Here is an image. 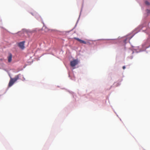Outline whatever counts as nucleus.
<instances>
[{
	"label": "nucleus",
	"instance_id": "4",
	"mask_svg": "<svg viewBox=\"0 0 150 150\" xmlns=\"http://www.w3.org/2000/svg\"><path fill=\"white\" fill-rule=\"evenodd\" d=\"M27 31L25 29H23L20 32H19L18 33V35L19 36H22L25 33H27Z\"/></svg>",
	"mask_w": 150,
	"mask_h": 150
},
{
	"label": "nucleus",
	"instance_id": "7",
	"mask_svg": "<svg viewBox=\"0 0 150 150\" xmlns=\"http://www.w3.org/2000/svg\"><path fill=\"white\" fill-rule=\"evenodd\" d=\"M145 3L147 5H150V3L147 1H146L145 2Z\"/></svg>",
	"mask_w": 150,
	"mask_h": 150
},
{
	"label": "nucleus",
	"instance_id": "5",
	"mask_svg": "<svg viewBox=\"0 0 150 150\" xmlns=\"http://www.w3.org/2000/svg\"><path fill=\"white\" fill-rule=\"evenodd\" d=\"M74 38L75 40H77L81 43H83L84 44H86L87 43V42H85L84 40H81L79 38Z\"/></svg>",
	"mask_w": 150,
	"mask_h": 150
},
{
	"label": "nucleus",
	"instance_id": "3",
	"mask_svg": "<svg viewBox=\"0 0 150 150\" xmlns=\"http://www.w3.org/2000/svg\"><path fill=\"white\" fill-rule=\"evenodd\" d=\"M25 42V41H23L20 42L18 44V46L20 48L22 49H23L25 48L24 46V43Z\"/></svg>",
	"mask_w": 150,
	"mask_h": 150
},
{
	"label": "nucleus",
	"instance_id": "9",
	"mask_svg": "<svg viewBox=\"0 0 150 150\" xmlns=\"http://www.w3.org/2000/svg\"><path fill=\"white\" fill-rule=\"evenodd\" d=\"M147 11H148V13H150V10H147Z\"/></svg>",
	"mask_w": 150,
	"mask_h": 150
},
{
	"label": "nucleus",
	"instance_id": "2",
	"mask_svg": "<svg viewBox=\"0 0 150 150\" xmlns=\"http://www.w3.org/2000/svg\"><path fill=\"white\" fill-rule=\"evenodd\" d=\"M79 61L77 59H74L71 62L70 65L72 67H74L78 64Z\"/></svg>",
	"mask_w": 150,
	"mask_h": 150
},
{
	"label": "nucleus",
	"instance_id": "8",
	"mask_svg": "<svg viewBox=\"0 0 150 150\" xmlns=\"http://www.w3.org/2000/svg\"><path fill=\"white\" fill-rule=\"evenodd\" d=\"M122 68H123V69H124L125 68V66H123L122 67Z\"/></svg>",
	"mask_w": 150,
	"mask_h": 150
},
{
	"label": "nucleus",
	"instance_id": "6",
	"mask_svg": "<svg viewBox=\"0 0 150 150\" xmlns=\"http://www.w3.org/2000/svg\"><path fill=\"white\" fill-rule=\"evenodd\" d=\"M12 57V54L11 53L9 54V55L8 57V61L9 62H10L11 61Z\"/></svg>",
	"mask_w": 150,
	"mask_h": 150
},
{
	"label": "nucleus",
	"instance_id": "1",
	"mask_svg": "<svg viewBox=\"0 0 150 150\" xmlns=\"http://www.w3.org/2000/svg\"><path fill=\"white\" fill-rule=\"evenodd\" d=\"M19 75H17L13 78H11L8 84L9 87L11 86L13 83L19 79Z\"/></svg>",
	"mask_w": 150,
	"mask_h": 150
}]
</instances>
